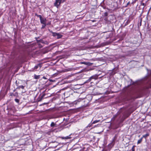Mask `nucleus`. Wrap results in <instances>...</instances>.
Segmentation results:
<instances>
[{
	"mask_svg": "<svg viewBox=\"0 0 151 151\" xmlns=\"http://www.w3.org/2000/svg\"><path fill=\"white\" fill-rule=\"evenodd\" d=\"M142 137L138 141V142H137L138 144L140 143L142 141Z\"/></svg>",
	"mask_w": 151,
	"mask_h": 151,
	"instance_id": "16",
	"label": "nucleus"
},
{
	"mask_svg": "<svg viewBox=\"0 0 151 151\" xmlns=\"http://www.w3.org/2000/svg\"><path fill=\"white\" fill-rule=\"evenodd\" d=\"M35 78L36 79H38L40 78V76H37L36 75H35Z\"/></svg>",
	"mask_w": 151,
	"mask_h": 151,
	"instance_id": "15",
	"label": "nucleus"
},
{
	"mask_svg": "<svg viewBox=\"0 0 151 151\" xmlns=\"http://www.w3.org/2000/svg\"><path fill=\"white\" fill-rule=\"evenodd\" d=\"M18 93L16 92V93H11V95H10L11 96H18Z\"/></svg>",
	"mask_w": 151,
	"mask_h": 151,
	"instance_id": "7",
	"label": "nucleus"
},
{
	"mask_svg": "<svg viewBox=\"0 0 151 151\" xmlns=\"http://www.w3.org/2000/svg\"><path fill=\"white\" fill-rule=\"evenodd\" d=\"M12 108H9L8 107H7V109L8 110V111L9 112L10 111L12 110Z\"/></svg>",
	"mask_w": 151,
	"mask_h": 151,
	"instance_id": "22",
	"label": "nucleus"
},
{
	"mask_svg": "<svg viewBox=\"0 0 151 151\" xmlns=\"http://www.w3.org/2000/svg\"><path fill=\"white\" fill-rule=\"evenodd\" d=\"M37 41L38 42H40V43L45 44H47V42L46 41H44L42 40H37Z\"/></svg>",
	"mask_w": 151,
	"mask_h": 151,
	"instance_id": "5",
	"label": "nucleus"
},
{
	"mask_svg": "<svg viewBox=\"0 0 151 151\" xmlns=\"http://www.w3.org/2000/svg\"><path fill=\"white\" fill-rule=\"evenodd\" d=\"M149 134L148 133H147L146 134H145L143 135L142 136V138L144 137L145 138H146L148 136H149Z\"/></svg>",
	"mask_w": 151,
	"mask_h": 151,
	"instance_id": "13",
	"label": "nucleus"
},
{
	"mask_svg": "<svg viewBox=\"0 0 151 151\" xmlns=\"http://www.w3.org/2000/svg\"><path fill=\"white\" fill-rule=\"evenodd\" d=\"M40 22L42 24H46L47 20L45 18H42L40 19Z\"/></svg>",
	"mask_w": 151,
	"mask_h": 151,
	"instance_id": "4",
	"label": "nucleus"
},
{
	"mask_svg": "<svg viewBox=\"0 0 151 151\" xmlns=\"http://www.w3.org/2000/svg\"><path fill=\"white\" fill-rule=\"evenodd\" d=\"M35 15L38 17H39L40 19L42 17L41 15H38L37 14H35Z\"/></svg>",
	"mask_w": 151,
	"mask_h": 151,
	"instance_id": "18",
	"label": "nucleus"
},
{
	"mask_svg": "<svg viewBox=\"0 0 151 151\" xmlns=\"http://www.w3.org/2000/svg\"><path fill=\"white\" fill-rule=\"evenodd\" d=\"M15 101L17 103H19V100L18 99H15Z\"/></svg>",
	"mask_w": 151,
	"mask_h": 151,
	"instance_id": "24",
	"label": "nucleus"
},
{
	"mask_svg": "<svg viewBox=\"0 0 151 151\" xmlns=\"http://www.w3.org/2000/svg\"><path fill=\"white\" fill-rule=\"evenodd\" d=\"M45 93H43L41 96L40 98V99L39 100V101H41L42 100V99L43 98V97L45 96Z\"/></svg>",
	"mask_w": 151,
	"mask_h": 151,
	"instance_id": "9",
	"label": "nucleus"
},
{
	"mask_svg": "<svg viewBox=\"0 0 151 151\" xmlns=\"http://www.w3.org/2000/svg\"><path fill=\"white\" fill-rule=\"evenodd\" d=\"M39 67H40V68H41V65L40 64H38L37 65L35 66L34 67V69H37Z\"/></svg>",
	"mask_w": 151,
	"mask_h": 151,
	"instance_id": "8",
	"label": "nucleus"
},
{
	"mask_svg": "<svg viewBox=\"0 0 151 151\" xmlns=\"http://www.w3.org/2000/svg\"><path fill=\"white\" fill-rule=\"evenodd\" d=\"M71 137H70V136H67L65 137H62V139H70Z\"/></svg>",
	"mask_w": 151,
	"mask_h": 151,
	"instance_id": "10",
	"label": "nucleus"
},
{
	"mask_svg": "<svg viewBox=\"0 0 151 151\" xmlns=\"http://www.w3.org/2000/svg\"><path fill=\"white\" fill-rule=\"evenodd\" d=\"M99 121H100V120H95L93 122V124H95L96 123L99 122Z\"/></svg>",
	"mask_w": 151,
	"mask_h": 151,
	"instance_id": "17",
	"label": "nucleus"
},
{
	"mask_svg": "<svg viewBox=\"0 0 151 151\" xmlns=\"http://www.w3.org/2000/svg\"><path fill=\"white\" fill-rule=\"evenodd\" d=\"M42 24V27H41L42 29H43L46 26V24Z\"/></svg>",
	"mask_w": 151,
	"mask_h": 151,
	"instance_id": "20",
	"label": "nucleus"
},
{
	"mask_svg": "<svg viewBox=\"0 0 151 151\" xmlns=\"http://www.w3.org/2000/svg\"><path fill=\"white\" fill-rule=\"evenodd\" d=\"M63 2V1H62V0H56L54 3V5L58 7L61 3Z\"/></svg>",
	"mask_w": 151,
	"mask_h": 151,
	"instance_id": "3",
	"label": "nucleus"
},
{
	"mask_svg": "<svg viewBox=\"0 0 151 151\" xmlns=\"http://www.w3.org/2000/svg\"><path fill=\"white\" fill-rule=\"evenodd\" d=\"M98 77V75H93L91 77H90L87 81H86L85 82V83H88L91 81V80L92 79H96Z\"/></svg>",
	"mask_w": 151,
	"mask_h": 151,
	"instance_id": "1",
	"label": "nucleus"
},
{
	"mask_svg": "<svg viewBox=\"0 0 151 151\" xmlns=\"http://www.w3.org/2000/svg\"><path fill=\"white\" fill-rule=\"evenodd\" d=\"M98 126V125H95L94 127H93L92 128H94L95 127H96L97 126Z\"/></svg>",
	"mask_w": 151,
	"mask_h": 151,
	"instance_id": "27",
	"label": "nucleus"
},
{
	"mask_svg": "<svg viewBox=\"0 0 151 151\" xmlns=\"http://www.w3.org/2000/svg\"><path fill=\"white\" fill-rule=\"evenodd\" d=\"M22 88V89H23L24 88V86H22V85H21V86H19L17 88V89H20V88Z\"/></svg>",
	"mask_w": 151,
	"mask_h": 151,
	"instance_id": "14",
	"label": "nucleus"
},
{
	"mask_svg": "<svg viewBox=\"0 0 151 151\" xmlns=\"http://www.w3.org/2000/svg\"><path fill=\"white\" fill-rule=\"evenodd\" d=\"M117 136L116 135L114 137L112 142L109 144V145L110 146V147H113L115 143V142L116 140L117 139Z\"/></svg>",
	"mask_w": 151,
	"mask_h": 151,
	"instance_id": "2",
	"label": "nucleus"
},
{
	"mask_svg": "<svg viewBox=\"0 0 151 151\" xmlns=\"http://www.w3.org/2000/svg\"><path fill=\"white\" fill-rule=\"evenodd\" d=\"M52 35L53 36L55 37H56V35H57V34H58L57 33H55V32H52Z\"/></svg>",
	"mask_w": 151,
	"mask_h": 151,
	"instance_id": "21",
	"label": "nucleus"
},
{
	"mask_svg": "<svg viewBox=\"0 0 151 151\" xmlns=\"http://www.w3.org/2000/svg\"><path fill=\"white\" fill-rule=\"evenodd\" d=\"M81 63L82 64H84L86 65H90V63H87V62H82Z\"/></svg>",
	"mask_w": 151,
	"mask_h": 151,
	"instance_id": "12",
	"label": "nucleus"
},
{
	"mask_svg": "<svg viewBox=\"0 0 151 151\" xmlns=\"http://www.w3.org/2000/svg\"><path fill=\"white\" fill-rule=\"evenodd\" d=\"M108 14L107 12H106L104 13V16H107L108 15Z\"/></svg>",
	"mask_w": 151,
	"mask_h": 151,
	"instance_id": "26",
	"label": "nucleus"
},
{
	"mask_svg": "<svg viewBox=\"0 0 151 151\" xmlns=\"http://www.w3.org/2000/svg\"><path fill=\"white\" fill-rule=\"evenodd\" d=\"M117 116V115H114L113 118H112V119H113V120H114V119H115V118Z\"/></svg>",
	"mask_w": 151,
	"mask_h": 151,
	"instance_id": "23",
	"label": "nucleus"
},
{
	"mask_svg": "<svg viewBox=\"0 0 151 151\" xmlns=\"http://www.w3.org/2000/svg\"><path fill=\"white\" fill-rule=\"evenodd\" d=\"M93 122L89 124L86 127V128H88V127H92L93 126Z\"/></svg>",
	"mask_w": 151,
	"mask_h": 151,
	"instance_id": "11",
	"label": "nucleus"
},
{
	"mask_svg": "<svg viewBox=\"0 0 151 151\" xmlns=\"http://www.w3.org/2000/svg\"><path fill=\"white\" fill-rule=\"evenodd\" d=\"M43 78H44V79H46V78H45V77H43Z\"/></svg>",
	"mask_w": 151,
	"mask_h": 151,
	"instance_id": "28",
	"label": "nucleus"
},
{
	"mask_svg": "<svg viewBox=\"0 0 151 151\" xmlns=\"http://www.w3.org/2000/svg\"><path fill=\"white\" fill-rule=\"evenodd\" d=\"M55 125V124L53 122H52L50 124V126L51 127H53Z\"/></svg>",
	"mask_w": 151,
	"mask_h": 151,
	"instance_id": "19",
	"label": "nucleus"
},
{
	"mask_svg": "<svg viewBox=\"0 0 151 151\" xmlns=\"http://www.w3.org/2000/svg\"><path fill=\"white\" fill-rule=\"evenodd\" d=\"M134 147H135L134 146H133L132 147V151H134Z\"/></svg>",
	"mask_w": 151,
	"mask_h": 151,
	"instance_id": "25",
	"label": "nucleus"
},
{
	"mask_svg": "<svg viewBox=\"0 0 151 151\" xmlns=\"http://www.w3.org/2000/svg\"><path fill=\"white\" fill-rule=\"evenodd\" d=\"M142 5H143L144 6V4H144V3H142Z\"/></svg>",
	"mask_w": 151,
	"mask_h": 151,
	"instance_id": "29",
	"label": "nucleus"
},
{
	"mask_svg": "<svg viewBox=\"0 0 151 151\" xmlns=\"http://www.w3.org/2000/svg\"><path fill=\"white\" fill-rule=\"evenodd\" d=\"M129 4V2H128L127 3V5H128Z\"/></svg>",
	"mask_w": 151,
	"mask_h": 151,
	"instance_id": "30",
	"label": "nucleus"
},
{
	"mask_svg": "<svg viewBox=\"0 0 151 151\" xmlns=\"http://www.w3.org/2000/svg\"><path fill=\"white\" fill-rule=\"evenodd\" d=\"M62 37V35L59 33H58L56 37L57 39H59L61 38Z\"/></svg>",
	"mask_w": 151,
	"mask_h": 151,
	"instance_id": "6",
	"label": "nucleus"
}]
</instances>
